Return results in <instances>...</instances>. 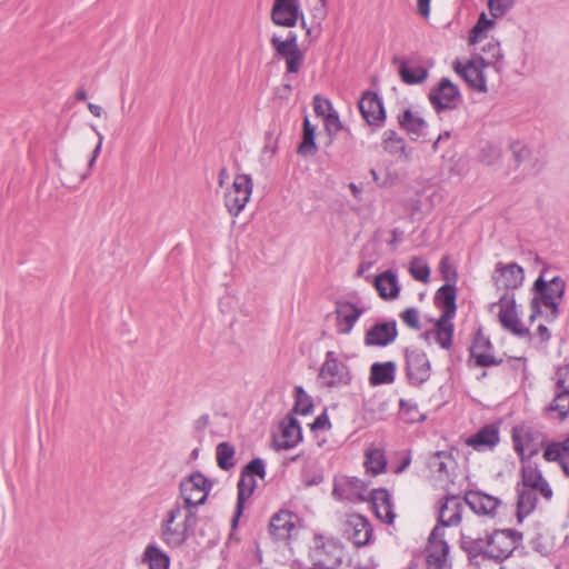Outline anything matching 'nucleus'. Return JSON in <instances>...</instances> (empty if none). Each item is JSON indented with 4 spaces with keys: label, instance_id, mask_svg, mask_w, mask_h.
Wrapping results in <instances>:
<instances>
[{
    "label": "nucleus",
    "instance_id": "obj_46",
    "mask_svg": "<svg viewBox=\"0 0 569 569\" xmlns=\"http://www.w3.org/2000/svg\"><path fill=\"white\" fill-rule=\"evenodd\" d=\"M515 0H488V8L493 18H500L512 8Z\"/></svg>",
    "mask_w": 569,
    "mask_h": 569
},
{
    "label": "nucleus",
    "instance_id": "obj_27",
    "mask_svg": "<svg viewBox=\"0 0 569 569\" xmlns=\"http://www.w3.org/2000/svg\"><path fill=\"white\" fill-rule=\"evenodd\" d=\"M463 502L457 496H448L440 506L438 523L442 527L457 526L462 518Z\"/></svg>",
    "mask_w": 569,
    "mask_h": 569
},
{
    "label": "nucleus",
    "instance_id": "obj_51",
    "mask_svg": "<svg viewBox=\"0 0 569 569\" xmlns=\"http://www.w3.org/2000/svg\"><path fill=\"white\" fill-rule=\"evenodd\" d=\"M401 319L411 329L419 330L421 328L419 312L416 308H407L401 313Z\"/></svg>",
    "mask_w": 569,
    "mask_h": 569
},
{
    "label": "nucleus",
    "instance_id": "obj_12",
    "mask_svg": "<svg viewBox=\"0 0 569 569\" xmlns=\"http://www.w3.org/2000/svg\"><path fill=\"white\" fill-rule=\"evenodd\" d=\"M492 281L497 289L510 292L520 288L525 281V270L517 262L496 264Z\"/></svg>",
    "mask_w": 569,
    "mask_h": 569
},
{
    "label": "nucleus",
    "instance_id": "obj_14",
    "mask_svg": "<svg viewBox=\"0 0 569 569\" xmlns=\"http://www.w3.org/2000/svg\"><path fill=\"white\" fill-rule=\"evenodd\" d=\"M459 545L471 566L480 568L485 561H488L486 533L481 537L475 536L470 532H461Z\"/></svg>",
    "mask_w": 569,
    "mask_h": 569
},
{
    "label": "nucleus",
    "instance_id": "obj_57",
    "mask_svg": "<svg viewBox=\"0 0 569 569\" xmlns=\"http://www.w3.org/2000/svg\"><path fill=\"white\" fill-rule=\"evenodd\" d=\"M187 509L188 512L183 520V529L181 530V532H183V535H187L188 538L189 535L193 531L194 527L197 526L198 517L197 513L192 510V508Z\"/></svg>",
    "mask_w": 569,
    "mask_h": 569
},
{
    "label": "nucleus",
    "instance_id": "obj_32",
    "mask_svg": "<svg viewBox=\"0 0 569 569\" xmlns=\"http://www.w3.org/2000/svg\"><path fill=\"white\" fill-rule=\"evenodd\" d=\"M373 286L382 299L391 300L399 296L400 287L397 274L391 270L378 274L373 279Z\"/></svg>",
    "mask_w": 569,
    "mask_h": 569
},
{
    "label": "nucleus",
    "instance_id": "obj_29",
    "mask_svg": "<svg viewBox=\"0 0 569 569\" xmlns=\"http://www.w3.org/2000/svg\"><path fill=\"white\" fill-rule=\"evenodd\" d=\"M456 283L441 286L435 295V305L442 310L441 317L453 318L457 310Z\"/></svg>",
    "mask_w": 569,
    "mask_h": 569
},
{
    "label": "nucleus",
    "instance_id": "obj_22",
    "mask_svg": "<svg viewBox=\"0 0 569 569\" xmlns=\"http://www.w3.org/2000/svg\"><path fill=\"white\" fill-rule=\"evenodd\" d=\"M367 489L365 481L357 477H340L333 482L332 497L337 500H352L356 496L360 499L362 492Z\"/></svg>",
    "mask_w": 569,
    "mask_h": 569
},
{
    "label": "nucleus",
    "instance_id": "obj_55",
    "mask_svg": "<svg viewBox=\"0 0 569 569\" xmlns=\"http://www.w3.org/2000/svg\"><path fill=\"white\" fill-rule=\"evenodd\" d=\"M440 271L442 278L447 281V283H456L457 280V271L452 269L448 264V257H443L440 261Z\"/></svg>",
    "mask_w": 569,
    "mask_h": 569
},
{
    "label": "nucleus",
    "instance_id": "obj_13",
    "mask_svg": "<svg viewBox=\"0 0 569 569\" xmlns=\"http://www.w3.org/2000/svg\"><path fill=\"white\" fill-rule=\"evenodd\" d=\"M270 19L278 27L293 28L299 19H303V12L299 0H274Z\"/></svg>",
    "mask_w": 569,
    "mask_h": 569
},
{
    "label": "nucleus",
    "instance_id": "obj_4",
    "mask_svg": "<svg viewBox=\"0 0 569 569\" xmlns=\"http://www.w3.org/2000/svg\"><path fill=\"white\" fill-rule=\"evenodd\" d=\"M318 379L322 386L332 389L350 385L352 380L349 367L338 359L335 351H327L320 367Z\"/></svg>",
    "mask_w": 569,
    "mask_h": 569
},
{
    "label": "nucleus",
    "instance_id": "obj_59",
    "mask_svg": "<svg viewBox=\"0 0 569 569\" xmlns=\"http://www.w3.org/2000/svg\"><path fill=\"white\" fill-rule=\"evenodd\" d=\"M330 428L331 422L326 410L322 413H320L311 423V430H329Z\"/></svg>",
    "mask_w": 569,
    "mask_h": 569
},
{
    "label": "nucleus",
    "instance_id": "obj_30",
    "mask_svg": "<svg viewBox=\"0 0 569 569\" xmlns=\"http://www.w3.org/2000/svg\"><path fill=\"white\" fill-rule=\"evenodd\" d=\"M257 487V482L254 480V477H244L240 475V479L237 485L238 489V496H237V505H236V511L231 520V527L232 529L237 528L239 518L241 517L243 509H244V502L248 498L252 496Z\"/></svg>",
    "mask_w": 569,
    "mask_h": 569
},
{
    "label": "nucleus",
    "instance_id": "obj_39",
    "mask_svg": "<svg viewBox=\"0 0 569 569\" xmlns=\"http://www.w3.org/2000/svg\"><path fill=\"white\" fill-rule=\"evenodd\" d=\"M236 448L230 442L223 441L216 447L217 465L220 469L229 471L236 466Z\"/></svg>",
    "mask_w": 569,
    "mask_h": 569
},
{
    "label": "nucleus",
    "instance_id": "obj_10",
    "mask_svg": "<svg viewBox=\"0 0 569 569\" xmlns=\"http://www.w3.org/2000/svg\"><path fill=\"white\" fill-rule=\"evenodd\" d=\"M429 100L437 112L456 109L461 101V93L450 79L442 78L429 92Z\"/></svg>",
    "mask_w": 569,
    "mask_h": 569
},
{
    "label": "nucleus",
    "instance_id": "obj_34",
    "mask_svg": "<svg viewBox=\"0 0 569 569\" xmlns=\"http://www.w3.org/2000/svg\"><path fill=\"white\" fill-rule=\"evenodd\" d=\"M396 378V363L393 361L375 362L370 367L369 383L371 386L389 385Z\"/></svg>",
    "mask_w": 569,
    "mask_h": 569
},
{
    "label": "nucleus",
    "instance_id": "obj_42",
    "mask_svg": "<svg viewBox=\"0 0 569 569\" xmlns=\"http://www.w3.org/2000/svg\"><path fill=\"white\" fill-rule=\"evenodd\" d=\"M295 398L296 401L292 409L295 413L307 416L312 412L313 400L301 386L295 388Z\"/></svg>",
    "mask_w": 569,
    "mask_h": 569
},
{
    "label": "nucleus",
    "instance_id": "obj_62",
    "mask_svg": "<svg viewBox=\"0 0 569 569\" xmlns=\"http://www.w3.org/2000/svg\"><path fill=\"white\" fill-rule=\"evenodd\" d=\"M430 2H431V0H417V11L421 17H423V18L429 17Z\"/></svg>",
    "mask_w": 569,
    "mask_h": 569
},
{
    "label": "nucleus",
    "instance_id": "obj_40",
    "mask_svg": "<svg viewBox=\"0 0 569 569\" xmlns=\"http://www.w3.org/2000/svg\"><path fill=\"white\" fill-rule=\"evenodd\" d=\"M365 467L372 475H380L386 471L387 459L382 449L372 448L366 452Z\"/></svg>",
    "mask_w": 569,
    "mask_h": 569
},
{
    "label": "nucleus",
    "instance_id": "obj_3",
    "mask_svg": "<svg viewBox=\"0 0 569 569\" xmlns=\"http://www.w3.org/2000/svg\"><path fill=\"white\" fill-rule=\"evenodd\" d=\"M276 56L286 62L287 73H298L303 64L305 54L298 44V36L293 31H289L287 38L282 40L279 36L273 34L270 39Z\"/></svg>",
    "mask_w": 569,
    "mask_h": 569
},
{
    "label": "nucleus",
    "instance_id": "obj_56",
    "mask_svg": "<svg viewBox=\"0 0 569 569\" xmlns=\"http://www.w3.org/2000/svg\"><path fill=\"white\" fill-rule=\"evenodd\" d=\"M482 50L491 56V58H492V61H490L491 63L496 64V63L500 62L503 58L499 42L489 41L482 48Z\"/></svg>",
    "mask_w": 569,
    "mask_h": 569
},
{
    "label": "nucleus",
    "instance_id": "obj_31",
    "mask_svg": "<svg viewBox=\"0 0 569 569\" xmlns=\"http://www.w3.org/2000/svg\"><path fill=\"white\" fill-rule=\"evenodd\" d=\"M517 492V520L522 522L537 507V490L520 485L516 486Z\"/></svg>",
    "mask_w": 569,
    "mask_h": 569
},
{
    "label": "nucleus",
    "instance_id": "obj_54",
    "mask_svg": "<svg viewBox=\"0 0 569 569\" xmlns=\"http://www.w3.org/2000/svg\"><path fill=\"white\" fill-rule=\"evenodd\" d=\"M543 458L547 461H557L561 465L562 453L560 451V446L558 442H552L548 445L543 451Z\"/></svg>",
    "mask_w": 569,
    "mask_h": 569
},
{
    "label": "nucleus",
    "instance_id": "obj_45",
    "mask_svg": "<svg viewBox=\"0 0 569 569\" xmlns=\"http://www.w3.org/2000/svg\"><path fill=\"white\" fill-rule=\"evenodd\" d=\"M244 477H259L260 479H264L266 477V466L264 461L261 458H254L250 462H248L241 473Z\"/></svg>",
    "mask_w": 569,
    "mask_h": 569
},
{
    "label": "nucleus",
    "instance_id": "obj_41",
    "mask_svg": "<svg viewBox=\"0 0 569 569\" xmlns=\"http://www.w3.org/2000/svg\"><path fill=\"white\" fill-rule=\"evenodd\" d=\"M547 410L556 411L559 419L565 420L569 415V391L556 388L555 398Z\"/></svg>",
    "mask_w": 569,
    "mask_h": 569
},
{
    "label": "nucleus",
    "instance_id": "obj_25",
    "mask_svg": "<svg viewBox=\"0 0 569 569\" xmlns=\"http://www.w3.org/2000/svg\"><path fill=\"white\" fill-rule=\"evenodd\" d=\"M297 516L288 510H280L272 516L269 523V532L274 540L284 541L291 537L296 529L295 519Z\"/></svg>",
    "mask_w": 569,
    "mask_h": 569
},
{
    "label": "nucleus",
    "instance_id": "obj_8",
    "mask_svg": "<svg viewBox=\"0 0 569 569\" xmlns=\"http://www.w3.org/2000/svg\"><path fill=\"white\" fill-rule=\"evenodd\" d=\"M252 187L249 174L240 173L234 177L231 189L224 194V206L231 216L237 217L244 209L251 197Z\"/></svg>",
    "mask_w": 569,
    "mask_h": 569
},
{
    "label": "nucleus",
    "instance_id": "obj_43",
    "mask_svg": "<svg viewBox=\"0 0 569 569\" xmlns=\"http://www.w3.org/2000/svg\"><path fill=\"white\" fill-rule=\"evenodd\" d=\"M449 545L447 541L429 542V558L438 567L442 568L447 561Z\"/></svg>",
    "mask_w": 569,
    "mask_h": 569
},
{
    "label": "nucleus",
    "instance_id": "obj_47",
    "mask_svg": "<svg viewBox=\"0 0 569 569\" xmlns=\"http://www.w3.org/2000/svg\"><path fill=\"white\" fill-rule=\"evenodd\" d=\"M510 150L512 152L516 166L519 167L522 162H525L531 154L530 149L520 141H515L510 144Z\"/></svg>",
    "mask_w": 569,
    "mask_h": 569
},
{
    "label": "nucleus",
    "instance_id": "obj_61",
    "mask_svg": "<svg viewBox=\"0 0 569 569\" xmlns=\"http://www.w3.org/2000/svg\"><path fill=\"white\" fill-rule=\"evenodd\" d=\"M331 109V103L327 99H321L319 96L313 98V110L318 116H325Z\"/></svg>",
    "mask_w": 569,
    "mask_h": 569
},
{
    "label": "nucleus",
    "instance_id": "obj_24",
    "mask_svg": "<svg viewBox=\"0 0 569 569\" xmlns=\"http://www.w3.org/2000/svg\"><path fill=\"white\" fill-rule=\"evenodd\" d=\"M370 502L375 510L377 518L385 523H392L396 513L393 511V503L389 491L385 488L373 489L370 492Z\"/></svg>",
    "mask_w": 569,
    "mask_h": 569
},
{
    "label": "nucleus",
    "instance_id": "obj_48",
    "mask_svg": "<svg viewBox=\"0 0 569 569\" xmlns=\"http://www.w3.org/2000/svg\"><path fill=\"white\" fill-rule=\"evenodd\" d=\"M316 133H303L302 134V141L298 147V153L302 156L307 154H315L318 150L316 141H315Z\"/></svg>",
    "mask_w": 569,
    "mask_h": 569
},
{
    "label": "nucleus",
    "instance_id": "obj_60",
    "mask_svg": "<svg viewBox=\"0 0 569 569\" xmlns=\"http://www.w3.org/2000/svg\"><path fill=\"white\" fill-rule=\"evenodd\" d=\"M487 28L483 27L481 24V22H477L471 31H470V36H469V40L471 43H476V42H479L481 41L483 38H486V32H487Z\"/></svg>",
    "mask_w": 569,
    "mask_h": 569
},
{
    "label": "nucleus",
    "instance_id": "obj_5",
    "mask_svg": "<svg viewBox=\"0 0 569 569\" xmlns=\"http://www.w3.org/2000/svg\"><path fill=\"white\" fill-rule=\"evenodd\" d=\"M213 487V482L200 471H194L180 482V495L186 508L202 506Z\"/></svg>",
    "mask_w": 569,
    "mask_h": 569
},
{
    "label": "nucleus",
    "instance_id": "obj_58",
    "mask_svg": "<svg viewBox=\"0 0 569 569\" xmlns=\"http://www.w3.org/2000/svg\"><path fill=\"white\" fill-rule=\"evenodd\" d=\"M370 174L376 184L380 188H388L395 183V179L391 177L390 172H386L385 177L381 178L375 169H370Z\"/></svg>",
    "mask_w": 569,
    "mask_h": 569
},
{
    "label": "nucleus",
    "instance_id": "obj_53",
    "mask_svg": "<svg viewBox=\"0 0 569 569\" xmlns=\"http://www.w3.org/2000/svg\"><path fill=\"white\" fill-rule=\"evenodd\" d=\"M325 126H326V130L329 136H333L342 129L341 121L339 119L338 113H336V112L328 113L326 116Z\"/></svg>",
    "mask_w": 569,
    "mask_h": 569
},
{
    "label": "nucleus",
    "instance_id": "obj_38",
    "mask_svg": "<svg viewBox=\"0 0 569 569\" xmlns=\"http://www.w3.org/2000/svg\"><path fill=\"white\" fill-rule=\"evenodd\" d=\"M455 462L453 456L449 451H436L427 460L428 468L440 477H448V463Z\"/></svg>",
    "mask_w": 569,
    "mask_h": 569
},
{
    "label": "nucleus",
    "instance_id": "obj_26",
    "mask_svg": "<svg viewBox=\"0 0 569 569\" xmlns=\"http://www.w3.org/2000/svg\"><path fill=\"white\" fill-rule=\"evenodd\" d=\"M280 428V438L274 439V443L278 449L293 448L302 440L300 423L292 415L287 416V418L281 422Z\"/></svg>",
    "mask_w": 569,
    "mask_h": 569
},
{
    "label": "nucleus",
    "instance_id": "obj_16",
    "mask_svg": "<svg viewBox=\"0 0 569 569\" xmlns=\"http://www.w3.org/2000/svg\"><path fill=\"white\" fill-rule=\"evenodd\" d=\"M359 110L369 126L382 127L386 120V110L376 92L366 91L358 103Z\"/></svg>",
    "mask_w": 569,
    "mask_h": 569
},
{
    "label": "nucleus",
    "instance_id": "obj_44",
    "mask_svg": "<svg viewBox=\"0 0 569 569\" xmlns=\"http://www.w3.org/2000/svg\"><path fill=\"white\" fill-rule=\"evenodd\" d=\"M409 271L413 279L418 281L427 282L429 280L430 268L418 257L412 258Z\"/></svg>",
    "mask_w": 569,
    "mask_h": 569
},
{
    "label": "nucleus",
    "instance_id": "obj_6",
    "mask_svg": "<svg viewBox=\"0 0 569 569\" xmlns=\"http://www.w3.org/2000/svg\"><path fill=\"white\" fill-rule=\"evenodd\" d=\"M406 377L411 386L419 387L429 380L431 363L427 353L417 347L405 349Z\"/></svg>",
    "mask_w": 569,
    "mask_h": 569
},
{
    "label": "nucleus",
    "instance_id": "obj_33",
    "mask_svg": "<svg viewBox=\"0 0 569 569\" xmlns=\"http://www.w3.org/2000/svg\"><path fill=\"white\" fill-rule=\"evenodd\" d=\"M398 123L412 140H417L428 127L426 120L410 109L398 116Z\"/></svg>",
    "mask_w": 569,
    "mask_h": 569
},
{
    "label": "nucleus",
    "instance_id": "obj_64",
    "mask_svg": "<svg viewBox=\"0 0 569 569\" xmlns=\"http://www.w3.org/2000/svg\"><path fill=\"white\" fill-rule=\"evenodd\" d=\"M276 150H277V141L273 140L272 133L267 132L263 152L270 151L273 154V153H276Z\"/></svg>",
    "mask_w": 569,
    "mask_h": 569
},
{
    "label": "nucleus",
    "instance_id": "obj_2",
    "mask_svg": "<svg viewBox=\"0 0 569 569\" xmlns=\"http://www.w3.org/2000/svg\"><path fill=\"white\" fill-rule=\"evenodd\" d=\"M488 561L501 563L508 559L522 540V532L515 529H496L486 531Z\"/></svg>",
    "mask_w": 569,
    "mask_h": 569
},
{
    "label": "nucleus",
    "instance_id": "obj_28",
    "mask_svg": "<svg viewBox=\"0 0 569 569\" xmlns=\"http://www.w3.org/2000/svg\"><path fill=\"white\" fill-rule=\"evenodd\" d=\"M500 441L499 427L497 425H486L480 428L473 436L466 440V445L472 447L475 450L483 448H493Z\"/></svg>",
    "mask_w": 569,
    "mask_h": 569
},
{
    "label": "nucleus",
    "instance_id": "obj_15",
    "mask_svg": "<svg viewBox=\"0 0 569 569\" xmlns=\"http://www.w3.org/2000/svg\"><path fill=\"white\" fill-rule=\"evenodd\" d=\"M493 349V345L488 337L482 333L481 329H478L473 341L469 348L470 359L469 362L473 361L476 367H491L499 366L502 363V359H498L490 355L488 351Z\"/></svg>",
    "mask_w": 569,
    "mask_h": 569
},
{
    "label": "nucleus",
    "instance_id": "obj_23",
    "mask_svg": "<svg viewBox=\"0 0 569 569\" xmlns=\"http://www.w3.org/2000/svg\"><path fill=\"white\" fill-rule=\"evenodd\" d=\"M181 515V507L174 505L161 522V539L168 546L179 547L187 540V535H183L178 526H173L176 519Z\"/></svg>",
    "mask_w": 569,
    "mask_h": 569
},
{
    "label": "nucleus",
    "instance_id": "obj_36",
    "mask_svg": "<svg viewBox=\"0 0 569 569\" xmlns=\"http://www.w3.org/2000/svg\"><path fill=\"white\" fill-rule=\"evenodd\" d=\"M452 318L439 317L435 326V339L442 349H450L452 346V338L455 326L451 322Z\"/></svg>",
    "mask_w": 569,
    "mask_h": 569
},
{
    "label": "nucleus",
    "instance_id": "obj_21",
    "mask_svg": "<svg viewBox=\"0 0 569 569\" xmlns=\"http://www.w3.org/2000/svg\"><path fill=\"white\" fill-rule=\"evenodd\" d=\"M398 336L397 323L395 320L378 322L370 327L365 335V345L375 347H386L393 342Z\"/></svg>",
    "mask_w": 569,
    "mask_h": 569
},
{
    "label": "nucleus",
    "instance_id": "obj_20",
    "mask_svg": "<svg viewBox=\"0 0 569 569\" xmlns=\"http://www.w3.org/2000/svg\"><path fill=\"white\" fill-rule=\"evenodd\" d=\"M345 533L353 545L357 547H363L370 542L373 529L367 518L356 513L348 518L345 527Z\"/></svg>",
    "mask_w": 569,
    "mask_h": 569
},
{
    "label": "nucleus",
    "instance_id": "obj_7",
    "mask_svg": "<svg viewBox=\"0 0 569 569\" xmlns=\"http://www.w3.org/2000/svg\"><path fill=\"white\" fill-rule=\"evenodd\" d=\"M496 305L499 306L498 319L505 330L520 338L530 336V330L520 320L512 292H505Z\"/></svg>",
    "mask_w": 569,
    "mask_h": 569
},
{
    "label": "nucleus",
    "instance_id": "obj_19",
    "mask_svg": "<svg viewBox=\"0 0 569 569\" xmlns=\"http://www.w3.org/2000/svg\"><path fill=\"white\" fill-rule=\"evenodd\" d=\"M463 502L477 515L495 517L501 500L480 490H468L463 496Z\"/></svg>",
    "mask_w": 569,
    "mask_h": 569
},
{
    "label": "nucleus",
    "instance_id": "obj_1",
    "mask_svg": "<svg viewBox=\"0 0 569 569\" xmlns=\"http://www.w3.org/2000/svg\"><path fill=\"white\" fill-rule=\"evenodd\" d=\"M549 270V264L543 262V268L539 277L532 284L533 305L538 309V303L545 306L550 311L546 315L549 322L555 321L560 315V302L563 299L566 291V281L560 276H555L547 279L546 274Z\"/></svg>",
    "mask_w": 569,
    "mask_h": 569
},
{
    "label": "nucleus",
    "instance_id": "obj_11",
    "mask_svg": "<svg viewBox=\"0 0 569 569\" xmlns=\"http://www.w3.org/2000/svg\"><path fill=\"white\" fill-rule=\"evenodd\" d=\"M491 62L482 57H476L462 66L460 62H455V71L468 83V86L478 91L486 93L488 91L487 81L483 74V69L490 66Z\"/></svg>",
    "mask_w": 569,
    "mask_h": 569
},
{
    "label": "nucleus",
    "instance_id": "obj_35",
    "mask_svg": "<svg viewBox=\"0 0 569 569\" xmlns=\"http://www.w3.org/2000/svg\"><path fill=\"white\" fill-rule=\"evenodd\" d=\"M382 148L392 156H403L405 159H409V154L406 152V141L403 137L392 129H388L383 132Z\"/></svg>",
    "mask_w": 569,
    "mask_h": 569
},
{
    "label": "nucleus",
    "instance_id": "obj_17",
    "mask_svg": "<svg viewBox=\"0 0 569 569\" xmlns=\"http://www.w3.org/2000/svg\"><path fill=\"white\" fill-rule=\"evenodd\" d=\"M520 476L521 480L517 485L536 489L547 501L552 499L553 491L537 465L530 462L522 465Z\"/></svg>",
    "mask_w": 569,
    "mask_h": 569
},
{
    "label": "nucleus",
    "instance_id": "obj_9",
    "mask_svg": "<svg viewBox=\"0 0 569 569\" xmlns=\"http://www.w3.org/2000/svg\"><path fill=\"white\" fill-rule=\"evenodd\" d=\"M392 63L398 66L401 81L409 86L423 83L428 79L431 68V63H427L419 56L393 57Z\"/></svg>",
    "mask_w": 569,
    "mask_h": 569
},
{
    "label": "nucleus",
    "instance_id": "obj_52",
    "mask_svg": "<svg viewBox=\"0 0 569 569\" xmlns=\"http://www.w3.org/2000/svg\"><path fill=\"white\" fill-rule=\"evenodd\" d=\"M556 388L569 391V365L561 366L556 371Z\"/></svg>",
    "mask_w": 569,
    "mask_h": 569
},
{
    "label": "nucleus",
    "instance_id": "obj_63",
    "mask_svg": "<svg viewBox=\"0 0 569 569\" xmlns=\"http://www.w3.org/2000/svg\"><path fill=\"white\" fill-rule=\"evenodd\" d=\"M445 527H442L441 525L440 526H436L430 536H429V542H436V541H446L443 539L445 537V530H443Z\"/></svg>",
    "mask_w": 569,
    "mask_h": 569
},
{
    "label": "nucleus",
    "instance_id": "obj_37",
    "mask_svg": "<svg viewBox=\"0 0 569 569\" xmlns=\"http://www.w3.org/2000/svg\"><path fill=\"white\" fill-rule=\"evenodd\" d=\"M142 562L148 563L149 569H168L170 557L156 545L150 543L143 551Z\"/></svg>",
    "mask_w": 569,
    "mask_h": 569
},
{
    "label": "nucleus",
    "instance_id": "obj_18",
    "mask_svg": "<svg viewBox=\"0 0 569 569\" xmlns=\"http://www.w3.org/2000/svg\"><path fill=\"white\" fill-rule=\"evenodd\" d=\"M365 310L346 300L336 302V327L339 335H349Z\"/></svg>",
    "mask_w": 569,
    "mask_h": 569
},
{
    "label": "nucleus",
    "instance_id": "obj_50",
    "mask_svg": "<svg viewBox=\"0 0 569 569\" xmlns=\"http://www.w3.org/2000/svg\"><path fill=\"white\" fill-rule=\"evenodd\" d=\"M59 168H60V176H61L62 183L70 188L76 187L78 183L86 180L89 176L88 172H83V173H79L76 177H71L68 169L64 168L61 163H59Z\"/></svg>",
    "mask_w": 569,
    "mask_h": 569
},
{
    "label": "nucleus",
    "instance_id": "obj_49",
    "mask_svg": "<svg viewBox=\"0 0 569 569\" xmlns=\"http://www.w3.org/2000/svg\"><path fill=\"white\" fill-rule=\"evenodd\" d=\"M399 407L402 413L409 415L407 421L415 422L423 419V417L420 416L418 412L417 403L411 402L409 400L400 399Z\"/></svg>",
    "mask_w": 569,
    "mask_h": 569
}]
</instances>
